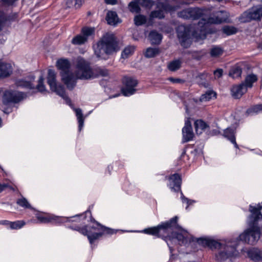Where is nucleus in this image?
<instances>
[{"label":"nucleus","mask_w":262,"mask_h":262,"mask_svg":"<svg viewBox=\"0 0 262 262\" xmlns=\"http://www.w3.org/2000/svg\"><path fill=\"white\" fill-rule=\"evenodd\" d=\"M191 14V19H198L201 18L198 24L197 30L192 26H183L184 32L181 34V46L185 48L189 47L191 43V37L203 39L206 37V28L209 24H219L225 21L226 18L221 16L222 12H218L216 15L208 17L204 16L203 10L195 8H191L189 11Z\"/></svg>","instance_id":"obj_1"},{"label":"nucleus","mask_w":262,"mask_h":262,"mask_svg":"<svg viewBox=\"0 0 262 262\" xmlns=\"http://www.w3.org/2000/svg\"><path fill=\"white\" fill-rule=\"evenodd\" d=\"M179 217L176 216L167 221L161 223L156 227L145 229L144 233L162 237L166 242L170 252H172V245L180 244V227L178 224Z\"/></svg>","instance_id":"obj_2"},{"label":"nucleus","mask_w":262,"mask_h":262,"mask_svg":"<svg viewBox=\"0 0 262 262\" xmlns=\"http://www.w3.org/2000/svg\"><path fill=\"white\" fill-rule=\"evenodd\" d=\"M141 5L148 8H151L155 2L152 0H138ZM172 0H158L156 3L157 10L152 11L150 14L151 18L163 19L165 13H169L172 16L177 11V14L180 17V12L177 11L178 7L174 6Z\"/></svg>","instance_id":"obj_3"},{"label":"nucleus","mask_w":262,"mask_h":262,"mask_svg":"<svg viewBox=\"0 0 262 262\" xmlns=\"http://www.w3.org/2000/svg\"><path fill=\"white\" fill-rule=\"evenodd\" d=\"M77 72L76 77L80 79H93L99 76H107L108 71L107 69L97 67L92 69L90 64L82 58L77 59Z\"/></svg>","instance_id":"obj_4"},{"label":"nucleus","mask_w":262,"mask_h":262,"mask_svg":"<svg viewBox=\"0 0 262 262\" xmlns=\"http://www.w3.org/2000/svg\"><path fill=\"white\" fill-rule=\"evenodd\" d=\"M195 243H197L204 247H209L211 249H220L225 245V241L222 243H219L208 237L194 238L186 230L181 227V245L183 244L186 247H192Z\"/></svg>","instance_id":"obj_5"},{"label":"nucleus","mask_w":262,"mask_h":262,"mask_svg":"<svg viewBox=\"0 0 262 262\" xmlns=\"http://www.w3.org/2000/svg\"><path fill=\"white\" fill-rule=\"evenodd\" d=\"M70 228L78 231L84 235H87L91 244L103 234H113L115 233L113 229L103 226L98 222H94L93 225L91 226L89 229L85 228H80L79 227H76L75 228L72 227Z\"/></svg>","instance_id":"obj_6"},{"label":"nucleus","mask_w":262,"mask_h":262,"mask_svg":"<svg viewBox=\"0 0 262 262\" xmlns=\"http://www.w3.org/2000/svg\"><path fill=\"white\" fill-rule=\"evenodd\" d=\"M95 53L98 57L102 58L104 54H110L117 50V44L113 34H106L94 46Z\"/></svg>","instance_id":"obj_7"},{"label":"nucleus","mask_w":262,"mask_h":262,"mask_svg":"<svg viewBox=\"0 0 262 262\" xmlns=\"http://www.w3.org/2000/svg\"><path fill=\"white\" fill-rule=\"evenodd\" d=\"M56 66L58 69L60 71V73L62 81L69 90H72L76 85V79H79L76 77L77 68L76 67V73L74 74L70 71L69 61L64 59L58 60L56 62Z\"/></svg>","instance_id":"obj_8"},{"label":"nucleus","mask_w":262,"mask_h":262,"mask_svg":"<svg viewBox=\"0 0 262 262\" xmlns=\"http://www.w3.org/2000/svg\"><path fill=\"white\" fill-rule=\"evenodd\" d=\"M35 215L38 222L40 223L45 224L52 223L56 224H59L68 222H77L79 220V217L80 216V215H76L69 218L39 212H37L35 214ZM81 215H80V216Z\"/></svg>","instance_id":"obj_9"},{"label":"nucleus","mask_w":262,"mask_h":262,"mask_svg":"<svg viewBox=\"0 0 262 262\" xmlns=\"http://www.w3.org/2000/svg\"><path fill=\"white\" fill-rule=\"evenodd\" d=\"M237 245V241H225V245L220 248V251L215 255V260L217 262H223L231 257L236 256L237 254L236 249Z\"/></svg>","instance_id":"obj_10"},{"label":"nucleus","mask_w":262,"mask_h":262,"mask_svg":"<svg viewBox=\"0 0 262 262\" xmlns=\"http://www.w3.org/2000/svg\"><path fill=\"white\" fill-rule=\"evenodd\" d=\"M48 83L50 87V90L55 93L57 95L62 98L67 104L71 105V101L70 99L66 95L64 87L61 84H57L56 81V73L51 69L48 70Z\"/></svg>","instance_id":"obj_11"},{"label":"nucleus","mask_w":262,"mask_h":262,"mask_svg":"<svg viewBox=\"0 0 262 262\" xmlns=\"http://www.w3.org/2000/svg\"><path fill=\"white\" fill-rule=\"evenodd\" d=\"M262 18V8L252 7L243 12L239 20L242 23H248L252 20H260Z\"/></svg>","instance_id":"obj_12"},{"label":"nucleus","mask_w":262,"mask_h":262,"mask_svg":"<svg viewBox=\"0 0 262 262\" xmlns=\"http://www.w3.org/2000/svg\"><path fill=\"white\" fill-rule=\"evenodd\" d=\"M26 95L24 93L12 90H6L3 95L2 102L4 105L17 103L22 100Z\"/></svg>","instance_id":"obj_13"},{"label":"nucleus","mask_w":262,"mask_h":262,"mask_svg":"<svg viewBox=\"0 0 262 262\" xmlns=\"http://www.w3.org/2000/svg\"><path fill=\"white\" fill-rule=\"evenodd\" d=\"M124 86L121 89L123 95L125 96H130L136 92V86L137 85V80L132 77H124L123 79Z\"/></svg>","instance_id":"obj_14"},{"label":"nucleus","mask_w":262,"mask_h":262,"mask_svg":"<svg viewBox=\"0 0 262 262\" xmlns=\"http://www.w3.org/2000/svg\"><path fill=\"white\" fill-rule=\"evenodd\" d=\"M190 120V118H188L185 121V125L182 129L183 142H187L191 141L194 137Z\"/></svg>","instance_id":"obj_15"},{"label":"nucleus","mask_w":262,"mask_h":262,"mask_svg":"<svg viewBox=\"0 0 262 262\" xmlns=\"http://www.w3.org/2000/svg\"><path fill=\"white\" fill-rule=\"evenodd\" d=\"M168 186L171 191L178 192L180 190V176L178 173L172 175L169 178Z\"/></svg>","instance_id":"obj_16"},{"label":"nucleus","mask_w":262,"mask_h":262,"mask_svg":"<svg viewBox=\"0 0 262 262\" xmlns=\"http://www.w3.org/2000/svg\"><path fill=\"white\" fill-rule=\"evenodd\" d=\"M16 1V0H2L0 2V31L3 28L7 20V15L2 10L3 5H11Z\"/></svg>","instance_id":"obj_17"},{"label":"nucleus","mask_w":262,"mask_h":262,"mask_svg":"<svg viewBox=\"0 0 262 262\" xmlns=\"http://www.w3.org/2000/svg\"><path fill=\"white\" fill-rule=\"evenodd\" d=\"M247 90L245 84L242 83L239 85L233 86L231 92L232 96L234 98L238 99L241 98L247 92Z\"/></svg>","instance_id":"obj_18"},{"label":"nucleus","mask_w":262,"mask_h":262,"mask_svg":"<svg viewBox=\"0 0 262 262\" xmlns=\"http://www.w3.org/2000/svg\"><path fill=\"white\" fill-rule=\"evenodd\" d=\"M12 72V68L10 63L0 62V78L9 76Z\"/></svg>","instance_id":"obj_19"},{"label":"nucleus","mask_w":262,"mask_h":262,"mask_svg":"<svg viewBox=\"0 0 262 262\" xmlns=\"http://www.w3.org/2000/svg\"><path fill=\"white\" fill-rule=\"evenodd\" d=\"M248 255L255 262L262 261V251L257 248H253L248 252Z\"/></svg>","instance_id":"obj_20"},{"label":"nucleus","mask_w":262,"mask_h":262,"mask_svg":"<svg viewBox=\"0 0 262 262\" xmlns=\"http://www.w3.org/2000/svg\"><path fill=\"white\" fill-rule=\"evenodd\" d=\"M224 136L230 140L231 142L234 144L235 148H238V146L235 141L234 129L231 128H227L224 132Z\"/></svg>","instance_id":"obj_21"},{"label":"nucleus","mask_w":262,"mask_h":262,"mask_svg":"<svg viewBox=\"0 0 262 262\" xmlns=\"http://www.w3.org/2000/svg\"><path fill=\"white\" fill-rule=\"evenodd\" d=\"M195 132L197 135H201L209 127V125L202 120H197L194 123Z\"/></svg>","instance_id":"obj_22"},{"label":"nucleus","mask_w":262,"mask_h":262,"mask_svg":"<svg viewBox=\"0 0 262 262\" xmlns=\"http://www.w3.org/2000/svg\"><path fill=\"white\" fill-rule=\"evenodd\" d=\"M106 19L107 23L111 25H115L119 23V18L116 12L109 11L107 13Z\"/></svg>","instance_id":"obj_23"},{"label":"nucleus","mask_w":262,"mask_h":262,"mask_svg":"<svg viewBox=\"0 0 262 262\" xmlns=\"http://www.w3.org/2000/svg\"><path fill=\"white\" fill-rule=\"evenodd\" d=\"M148 37L152 44L160 43L162 38L161 34L155 31L150 32Z\"/></svg>","instance_id":"obj_24"},{"label":"nucleus","mask_w":262,"mask_h":262,"mask_svg":"<svg viewBox=\"0 0 262 262\" xmlns=\"http://www.w3.org/2000/svg\"><path fill=\"white\" fill-rule=\"evenodd\" d=\"M74 110L76 113V115L78 122V128L79 130L80 131L84 125V118L83 117V114L82 111L80 108H74Z\"/></svg>","instance_id":"obj_25"},{"label":"nucleus","mask_w":262,"mask_h":262,"mask_svg":"<svg viewBox=\"0 0 262 262\" xmlns=\"http://www.w3.org/2000/svg\"><path fill=\"white\" fill-rule=\"evenodd\" d=\"M257 80V76L254 74H250L248 75L245 80V83H244L246 86V88H251L252 86V84L256 81Z\"/></svg>","instance_id":"obj_26"},{"label":"nucleus","mask_w":262,"mask_h":262,"mask_svg":"<svg viewBox=\"0 0 262 262\" xmlns=\"http://www.w3.org/2000/svg\"><path fill=\"white\" fill-rule=\"evenodd\" d=\"M216 93L213 91H208L205 94H202L200 98V100L201 102L208 101L215 98Z\"/></svg>","instance_id":"obj_27"},{"label":"nucleus","mask_w":262,"mask_h":262,"mask_svg":"<svg viewBox=\"0 0 262 262\" xmlns=\"http://www.w3.org/2000/svg\"><path fill=\"white\" fill-rule=\"evenodd\" d=\"M16 84L17 86L22 87L27 89H33L34 85L32 84L31 81H27L26 80L21 79L16 81Z\"/></svg>","instance_id":"obj_28"},{"label":"nucleus","mask_w":262,"mask_h":262,"mask_svg":"<svg viewBox=\"0 0 262 262\" xmlns=\"http://www.w3.org/2000/svg\"><path fill=\"white\" fill-rule=\"evenodd\" d=\"M223 53V50L222 48L217 46L213 47L210 51V54L212 57H217Z\"/></svg>","instance_id":"obj_29"},{"label":"nucleus","mask_w":262,"mask_h":262,"mask_svg":"<svg viewBox=\"0 0 262 262\" xmlns=\"http://www.w3.org/2000/svg\"><path fill=\"white\" fill-rule=\"evenodd\" d=\"M242 69L237 66L233 67L229 72V76L233 78L240 77L242 74Z\"/></svg>","instance_id":"obj_30"},{"label":"nucleus","mask_w":262,"mask_h":262,"mask_svg":"<svg viewBox=\"0 0 262 262\" xmlns=\"http://www.w3.org/2000/svg\"><path fill=\"white\" fill-rule=\"evenodd\" d=\"M159 53V50L156 48H148L146 49L145 56L147 58H152Z\"/></svg>","instance_id":"obj_31"},{"label":"nucleus","mask_w":262,"mask_h":262,"mask_svg":"<svg viewBox=\"0 0 262 262\" xmlns=\"http://www.w3.org/2000/svg\"><path fill=\"white\" fill-rule=\"evenodd\" d=\"M135 49L134 46H129L126 47L122 52V58H127L134 53Z\"/></svg>","instance_id":"obj_32"},{"label":"nucleus","mask_w":262,"mask_h":262,"mask_svg":"<svg viewBox=\"0 0 262 262\" xmlns=\"http://www.w3.org/2000/svg\"><path fill=\"white\" fill-rule=\"evenodd\" d=\"M26 223L24 221H16L15 222H11L10 223V228L11 229H19L25 226Z\"/></svg>","instance_id":"obj_33"},{"label":"nucleus","mask_w":262,"mask_h":262,"mask_svg":"<svg viewBox=\"0 0 262 262\" xmlns=\"http://www.w3.org/2000/svg\"><path fill=\"white\" fill-rule=\"evenodd\" d=\"M86 38L81 35H78L74 37L72 42L74 45H81L86 41Z\"/></svg>","instance_id":"obj_34"},{"label":"nucleus","mask_w":262,"mask_h":262,"mask_svg":"<svg viewBox=\"0 0 262 262\" xmlns=\"http://www.w3.org/2000/svg\"><path fill=\"white\" fill-rule=\"evenodd\" d=\"M17 204L22 207L34 209L31 207V205L29 204L27 199L25 198H21L19 199H18L17 201Z\"/></svg>","instance_id":"obj_35"},{"label":"nucleus","mask_w":262,"mask_h":262,"mask_svg":"<svg viewBox=\"0 0 262 262\" xmlns=\"http://www.w3.org/2000/svg\"><path fill=\"white\" fill-rule=\"evenodd\" d=\"M262 111V104L256 105L249 108L246 113L248 115H253L254 114H257Z\"/></svg>","instance_id":"obj_36"},{"label":"nucleus","mask_w":262,"mask_h":262,"mask_svg":"<svg viewBox=\"0 0 262 262\" xmlns=\"http://www.w3.org/2000/svg\"><path fill=\"white\" fill-rule=\"evenodd\" d=\"M134 21L136 25L141 26L146 23V18L144 15H138L135 17Z\"/></svg>","instance_id":"obj_37"},{"label":"nucleus","mask_w":262,"mask_h":262,"mask_svg":"<svg viewBox=\"0 0 262 262\" xmlns=\"http://www.w3.org/2000/svg\"><path fill=\"white\" fill-rule=\"evenodd\" d=\"M180 67V61L178 59L170 62L168 66V69L171 71H175Z\"/></svg>","instance_id":"obj_38"},{"label":"nucleus","mask_w":262,"mask_h":262,"mask_svg":"<svg viewBox=\"0 0 262 262\" xmlns=\"http://www.w3.org/2000/svg\"><path fill=\"white\" fill-rule=\"evenodd\" d=\"M237 29L234 27L225 26L223 28V32L227 35L235 34L237 32Z\"/></svg>","instance_id":"obj_39"},{"label":"nucleus","mask_w":262,"mask_h":262,"mask_svg":"<svg viewBox=\"0 0 262 262\" xmlns=\"http://www.w3.org/2000/svg\"><path fill=\"white\" fill-rule=\"evenodd\" d=\"M128 7L130 11L133 13H139L140 11L138 4L134 2H130L128 5Z\"/></svg>","instance_id":"obj_40"},{"label":"nucleus","mask_w":262,"mask_h":262,"mask_svg":"<svg viewBox=\"0 0 262 262\" xmlns=\"http://www.w3.org/2000/svg\"><path fill=\"white\" fill-rule=\"evenodd\" d=\"M43 80L44 79L43 76H40L38 79V84L36 86L37 89L40 92H43L46 90L45 86L43 84Z\"/></svg>","instance_id":"obj_41"},{"label":"nucleus","mask_w":262,"mask_h":262,"mask_svg":"<svg viewBox=\"0 0 262 262\" xmlns=\"http://www.w3.org/2000/svg\"><path fill=\"white\" fill-rule=\"evenodd\" d=\"M94 29L92 28H83L82 30V35L85 36L87 38L88 37L91 36L94 33Z\"/></svg>","instance_id":"obj_42"},{"label":"nucleus","mask_w":262,"mask_h":262,"mask_svg":"<svg viewBox=\"0 0 262 262\" xmlns=\"http://www.w3.org/2000/svg\"><path fill=\"white\" fill-rule=\"evenodd\" d=\"M191 8H188L181 11V17L185 19H191V14L189 13Z\"/></svg>","instance_id":"obj_43"},{"label":"nucleus","mask_w":262,"mask_h":262,"mask_svg":"<svg viewBox=\"0 0 262 262\" xmlns=\"http://www.w3.org/2000/svg\"><path fill=\"white\" fill-rule=\"evenodd\" d=\"M181 200L182 201L183 204H186V209H187L188 206L191 205L192 203H194V201L193 200H189L187 198H185L183 194L181 193Z\"/></svg>","instance_id":"obj_44"},{"label":"nucleus","mask_w":262,"mask_h":262,"mask_svg":"<svg viewBox=\"0 0 262 262\" xmlns=\"http://www.w3.org/2000/svg\"><path fill=\"white\" fill-rule=\"evenodd\" d=\"M223 71L221 69H218L215 70L213 72L214 75L217 78H220L223 75Z\"/></svg>","instance_id":"obj_45"},{"label":"nucleus","mask_w":262,"mask_h":262,"mask_svg":"<svg viewBox=\"0 0 262 262\" xmlns=\"http://www.w3.org/2000/svg\"><path fill=\"white\" fill-rule=\"evenodd\" d=\"M168 80L173 83H180V79L179 78H175L173 77H169Z\"/></svg>","instance_id":"obj_46"},{"label":"nucleus","mask_w":262,"mask_h":262,"mask_svg":"<svg viewBox=\"0 0 262 262\" xmlns=\"http://www.w3.org/2000/svg\"><path fill=\"white\" fill-rule=\"evenodd\" d=\"M83 0H75V7L76 8H79L82 4Z\"/></svg>","instance_id":"obj_47"},{"label":"nucleus","mask_w":262,"mask_h":262,"mask_svg":"<svg viewBox=\"0 0 262 262\" xmlns=\"http://www.w3.org/2000/svg\"><path fill=\"white\" fill-rule=\"evenodd\" d=\"M105 2L107 4L115 5L117 3V0H105Z\"/></svg>","instance_id":"obj_48"},{"label":"nucleus","mask_w":262,"mask_h":262,"mask_svg":"<svg viewBox=\"0 0 262 262\" xmlns=\"http://www.w3.org/2000/svg\"><path fill=\"white\" fill-rule=\"evenodd\" d=\"M171 97L174 100H178L179 99V95L175 93H173L171 94Z\"/></svg>","instance_id":"obj_49"},{"label":"nucleus","mask_w":262,"mask_h":262,"mask_svg":"<svg viewBox=\"0 0 262 262\" xmlns=\"http://www.w3.org/2000/svg\"><path fill=\"white\" fill-rule=\"evenodd\" d=\"M8 185L6 184L0 183V192L3 191L6 188L8 187Z\"/></svg>","instance_id":"obj_50"},{"label":"nucleus","mask_w":262,"mask_h":262,"mask_svg":"<svg viewBox=\"0 0 262 262\" xmlns=\"http://www.w3.org/2000/svg\"><path fill=\"white\" fill-rule=\"evenodd\" d=\"M73 0H66V4L67 7H71L73 5Z\"/></svg>","instance_id":"obj_51"},{"label":"nucleus","mask_w":262,"mask_h":262,"mask_svg":"<svg viewBox=\"0 0 262 262\" xmlns=\"http://www.w3.org/2000/svg\"><path fill=\"white\" fill-rule=\"evenodd\" d=\"M11 223V222L7 221V220L2 221L0 222L1 224H3V225L9 226V227H10V223Z\"/></svg>","instance_id":"obj_52"},{"label":"nucleus","mask_w":262,"mask_h":262,"mask_svg":"<svg viewBox=\"0 0 262 262\" xmlns=\"http://www.w3.org/2000/svg\"><path fill=\"white\" fill-rule=\"evenodd\" d=\"M201 84L203 85L205 88H208L209 85L208 82L202 83Z\"/></svg>","instance_id":"obj_53"},{"label":"nucleus","mask_w":262,"mask_h":262,"mask_svg":"<svg viewBox=\"0 0 262 262\" xmlns=\"http://www.w3.org/2000/svg\"><path fill=\"white\" fill-rule=\"evenodd\" d=\"M181 5L182 4H189L190 2H186L185 1V0H181Z\"/></svg>","instance_id":"obj_54"},{"label":"nucleus","mask_w":262,"mask_h":262,"mask_svg":"<svg viewBox=\"0 0 262 262\" xmlns=\"http://www.w3.org/2000/svg\"><path fill=\"white\" fill-rule=\"evenodd\" d=\"M258 48L262 50V42L258 45Z\"/></svg>","instance_id":"obj_55"},{"label":"nucleus","mask_w":262,"mask_h":262,"mask_svg":"<svg viewBox=\"0 0 262 262\" xmlns=\"http://www.w3.org/2000/svg\"><path fill=\"white\" fill-rule=\"evenodd\" d=\"M184 154H185V152H183L182 153V154L181 155V159L183 158H184Z\"/></svg>","instance_id":"obj_56"},{"label":"nucleus","mask_w":262,"mask_h":262,"mask_svg":"<svg viewBox=\"0 0 262 262\" xmlns=\"http://www.w3.org/2000/svg\"><path fill=\"white\" fill-rule=\"evenodd\" d=\"M4 113H9V111H8V112H7V111H6V110H4Z\"/></svg>","instance_id":"obj_57"},{"label":"nucleus","mask_w":262,"mask_h":262,"mask_svg":"<svg viewBox=\"0 0 262 262\" xmlns=\"http://www.w3.org/2000/svg\"><path fill=\"white\" fill-rule=\"evenodd\" d=\"M1 124H2V119L0 118V127L1 126Z\"/></svg>","instance_id":"obj_58"},{"label":"nucleus","mask_w":262,"mask_h":262,"mask_svg":"<svg viewBox=\"0 0 262 262\" xmlns=\"http://www.w3.org/2000/svg\"><path fill=\"white\" fill-rule=\"evenodd\" d=\"M178 37L179 38L180 37V35L179 34H178Z\"/></svg>","instance_id":"obj_59"},{"label":"nucleus","mask_w":262,"mask_h":262,"mask_svg":"<svg viewBox=\"0 0 262 262\" xmlns=\"http://www.w3.org/2000/svg\"><path fill=\"white\" fill-rule=\"evenodd\" d=\"M217 1H219V2H221V1H222V0H217Z\"/></svg>","instance_id":"obj_60"}]
</instances>
